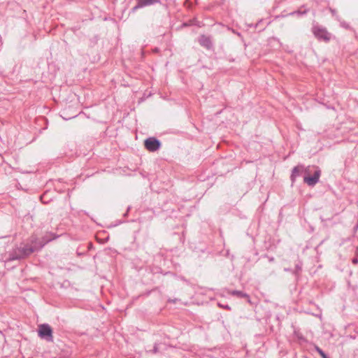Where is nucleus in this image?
I'll use <instances>...</instances> for the list:
<instances>
[{
    "mask_svg": "<svg viewBox=\"0 0 358 358\" xmlns=\"http://www.w3.org/2000/svg\"><path fill=\"white\" fill-rule=\"evenodd\" d=\"M314 35L318 38L329 41L331 38V34L324 28L320 27H314L313 29Z\"/></svg>",
    "mask_w": 358,
    "mask_h": 358,
    "instance_id": "obj_4",
    "label": "nucleus"
},
{
    "mask_svg": "<svg viewBox=\"0 0 358 358\" xmlns=\"http://www.w3.org/2000/svg\"><path fill=\"white\" fill-rule=\"evenodd\" d=\"M157 352V345H155V347H154V349H153V352L154 353H156Z\"/></svg>",
    "mask_w": 358,
    "mask_h": 358,
    "instance_id": "obj_13",
    "label": "nucleus"
},
{
    "mask_svg": "<svg viewBox=\"0 0 358 358\" xmlns=\"http://www.w3.org/2000/svg\"><path fill=\"white\" fill-rule=\"evenodd\" d=\"M315 168H317V166H303V171L306 174V176H309L310 173H313L314 170H315Z\"/></svg>",
    "mask_w": 358,
    "mask_h": 358,
    "instance_id": "obj_10",
    "label": "nucleus"
},
{
    "mask_svg": "<svg viewBox=\"0 0 358 358\" xmlns=\"http://www.w3.org/2000/svg\"><path fill=\"white\" fill-rule=\"evenodd\" d=\"M228 293L229 294L236 296L239 298H247V299L249 298V296L246 293H244L241 291L234 290V291H229Z\"/></svg>",
    "mask_w": 358,
    "mask_h": 358,
    "instance_id": "obj_9",
    "label": "nucleus"
},
{
    "mask_svg": "<svg viewBox=\"0 0 358 358\" xmlns=\"http://www.w3.org/2000/svg\"><path fill=\"white\" fill-rule=\"evenodd\" d=\"M38 336L48 341H52V331L49 324H43L38 327Z\"/></svg>",
    "mask_w": 358,
    "mask_h": 358,
    "instance_id": "obj_2",
    "label": "nucleus"
},
{
    "mask_svg": "<svg viewBox=\"0 0 358 358\" xmlns=\"http://www.w3.org/2000/svg\"><path fill=\"white\" fill-rule=\"evenodd\" d=\"M321 175V171L319 168H315V170L313 171V175L312 176H305L303 178V182L306 183L309 186H314L316 185L320 179Z\"/></svg>",
    "mask_w": 358,
    "mask_h": 358,
    "instance_id": "obj_3",
    "label": "nucleus"
},
{
    "mask_svg": "<svg viewBox=\"0 0 358 358\" xmlns=\"http://www.w3.org/2000/svg\"><path fill=\"white\" fill-rule=\"evenodd\" d=\"M144 145L148 150L155 152L160 148L161 143L157 138L150 137L145 141Z\"/></svg>",
    "mask_w": 358,
    "mask_h": 358,
    "instance_id": "obj_5",
    "label": "nucleus"
},
{
    "mask_svg": "<svg viewBox=\"0 0 358 358\" xmlns=\"http://www.w3.org/2000/svg\"><path fill=\"white\" fill-rule=\"evenodd\" d=\"M96 241L100 243H104L109 239V235L105 231H99L96 235Z\"/></svg>",
    "mask_w": 358,
    "mask_h": 358,
    "instance_id": "obj_7",
    "label": "nucleus"
},
{
    "mask_svg": "<svg viewBox=\"0 0 358 358\" xmlns=\"http://www.w3.org/2000/svg\"><path fill=\"white\" fill-rule=\"evenodd\" d=\"M352 262H353L354 264H357V262H358V259H357V258H355V259H352Z\"/></svg>",
    "mask_w": 358,
    "mask_h": 358,
    "instance_id": "obj_14",
    "label": "nucleus"
},
{
    "mask_svg": "<svg viewBox=\"0 0 358 358\" xmlns=\"http://www.w3.org/2000/svg\"><path fill=\"white\" fill-rule=\"evenodd\" d=\"M303 171V166L299 165L295 166L293 170L291 175V180L292 182H294L296 179V178Z\"/></svg>",
    "mask_w": 358,
    "mask_h": 358,
    "instance_id": "obj_6",
    "label": "nucleus"
},
{
    "mask_svg": "<svg viewBox=\"0 0 358 358\" xmlns=\"http://www.w3.org/2000/svg\"><path fill=\"white\" fill-rule=\"evenodd\" d=\"M356 252L358 255V248H357Z\"/></svg>",
    "mask_w": 358,
    "mask_h": 358,
    "instance_id": "obj_15",
    "label": "nucleus"
},
{
    "mask_svg": "<svg viewBox=\"0 0 358 358\" xmlns=\"http://www.w3.org/2000/svg\"><path fill=\"white\" fill-rule=\"evenodd\" d=\"M316 351L322 356V358H329L327 355L319 347H315Z\"/></svg>",
    "mask_w": 358,
    "mask_h": 358,
    "instance_id": "obj_11",
    "label": "nucleus"
},
{
    "mask_svg": "<svg viewBox=\"0 0 358 358\" xmlns=\"http://www.w3.org/2000/svg\"><path fill=\"white\" fill-rule=\"evenodd\" d=\"M218 305H219V306L222 307V308H224L225 309H227V310H230L231 309L230 307L228 305L222 306L220 303H219Z\"/></svg>",
    "mask_w": 358,
    "mask_h": 358,
    "instance_id": "obj_12",
    "label": "nucleus"
},
{
    "mask_svg": "<svg viewBox=\"0 0 358 358\" xmlns=\"http://www.w3.org/2000/svg\"><path fill=\"white\" fill-rule=\"evenodd\" d=\"M30 242L31 245H29L28 243L22 244L20 247L15 248L10 255L8 259L12 261L24 259L43 246V244L41 242H38V239L34 236L31 238Z\"/></svg>",
    "mask_w": 358,
    "mask_h": 358,
    "instance_id": "obj_1",
    "label": "nucleus"
},
{
    "mask_svg": "<svg viewBox=\"0 0 358 358\" xmlns=\"http://www.w3.org/2000/svg\"><path fill=\"white\" fill-rule=\"evenodd\" d=\"M199 43L206 48L209 49L211 47V41L210 38L206 36H201L199 38Z\"/></svg>",
    "mask_w": 358,
    "mask_h": 358,
    "instance_id": "obj_8",
    "label": "nucleus"
}]
</instances>
